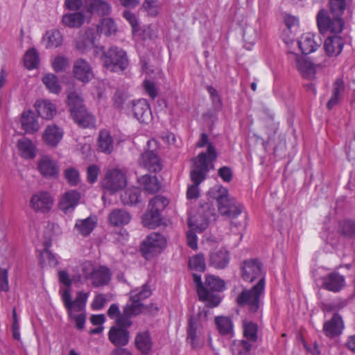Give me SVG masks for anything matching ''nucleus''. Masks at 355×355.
<instances>
[{"instance_id":"f257e3e1","label":"nucleus","mask_w":355,"mask_h":355,"mask_svg":"<svg viewBox=\"0 0 355 355\" xmlns=\"http://www.w3.org/2000/svg\"><path fill=\"white\" fill-rule=\"evenodd\" d=\"M94 54L96 56L100 55L103 66L112 72L123 71L129 65L126 51L115 45L107 48L103 46L96 47Z\"/></svg>"},{"instance_id":"f03ea898","label":"nucleus","mask_w":355,"mask_h":355,"mask_svg":"<svg viewBox=\"0 0 355 355\" xmlns=\"http://www.w3.org/2000/svg\"><path fill=\"white\" fill-rule=\"evenodd\" d=\"M210 196L216 200L219 214L232 220L243 211V206L229 194L228 189L216 185L209 191Z\"/></svg>"},{"instance_id":"7ed1b4c3","label":"nucleus","mask_w":355,"mask_h":355,"mask_svg":"<svg viewBox=\"0 0 355 355\" xmlns=\"http://www.w3.org/2000/svg\"><path fill=\"white\" fill-rule=\"evenodd\" d=\"M61 295L64 307L67 310L69 318L71 320H74L76 327L78 329H83L85 323V314L81 313L76 315L73 313V311L80 312L85 309L88 298V293L79 291L77 293L76 299L72 301L70 291L69 289L66 288L62 291Z\"/></svg>"},{"instance_id":"20e7f679","label":"nucleus","mask_w":355,"mask_h":355,"mask_svg":"<svg viewBox=\"0 0 355 355\" xmlns=\"http://www.w3.org/2000/svg\"><path fill=\"white\" fill-rule=\"evenodd\" d=\"M67 102L71 117L79 126L85 128L94 126L95 118L86 109L80 94L77 92H70Z\"/></svg>"},{"instance_id":"39448f33","label":"nucleus","mask_w":355,"mask_h":355,"mask_svg":"<svg viewBox=\"0 0 355 355\" xmlns=\"http://www.w3.org/2000/svg\"><path fill=\"white\" fill-rule=\"evenodd\" d=\"M266 280L261 278L251 288H244L236 297L239 306H248L249 311L256 313L261 306V298L264 293Z\"/></svg>"},{"instance_id":"423d86ee","label":"nucleus","mask_w":355,"mask_h":355,"mask_svg":"<svg viewBox=\"0 0 355 355\" xmlns=\"http://www.w3.org/2000/svg\"><path fill=\"white\" fill-rule=\"evenodd\" d=\"M169 200L163 196L157 195L152 198L146 211L142 216L144 227L155 229L162 223V211L168 206Z\"/></svg>"},{"instance_id":"0eeeda50","label":"nucleus","mask_w":355,"mask_h":355,"mask_svg":"<svg viewBox=\"0 0 355 355\" xmlns=\"http://www.w3.org/2000/svg\"><path fill=\"white\" fill-rule=\"evenodd\" d=\"M316 22L319 32L322 34H340L345 26L343 17L332 15L326 9H320L316 15Z\"/></svg>"},{"instance_id":"6e6552de","label":"nucleus","mask_w":355,"mask_h":355,"mask_svg":"<svg viewBox=\"0 0 355 355\" xmlns=\"http://www.w3.org/2000/svg\"><path fill=\"white\" fill-rule=\"evenodd\" d=\"M204 287L207 295L205 297H200V300L206 302L207 306L210 308L217 306L221 301V297L218 292L224 290V281L214 275H208L206 277Z\"/></svg>"},{"instance_id":"1a4fd4ad","label":"nucleus","mask_w":355,"mask_h":355,"mask_svg":"<svg viewBox=\"0 0 355 355\" xmlns=\"http://www.w3.org/2000/svg\"><path fill=\"white\" fill-rule=\"evenodd\" d=\"M214 162L205 158L204 153H199L194 159V168L190 173L193 184L199 185L207 176V173L214 169Z\"/></svg>"},{"instance_id":"9d476101","label":"nucleus","mask_w":355,"mask_h":355,"mask_svg":"<svg viewBox=\"0 0 355 355\" xmlns=\"http://www.w3.org/2000/svg\"><path fill=\"white\" fill-rule=\"evenodd\" d=\"M166 243L165 238L161 234L152 233L142 242L141 251L145 258L148 259L160 253Z\"/></svg>"},{"instance_id":"9b49d317","label":"nucleus","mask_w":355,"mask_h":355,"mask_svg":"<svg viewBox=\"0 0 355 355\" xmlns=\"http://www.w3.org/2000/svg\"><path fill=\"white\" fill-rule=\"evenodd\" d=\"M101 184L104 189L111 193H114L125 187L126 178L121 171L112 169L107 172Z\"/></svg>"},{"instance_id":"f8f14e48","label":"nucleus","mask_w":355,"mask_h":355,"mask_svg":"<svg viewBox=\"0 0 355 355\" xmlns=\"http://www.w3.org/2000/svg\"><path fill=\"white\" fill-rule=\"evenodd\" d=\"M262 263L257 259L245 260L241 266V277L245 282H253L257 279L261 280L265 275L262 271Z\"/></svg>"},{"instance_id":"ddd939ff","label":"nucleus","mask_w":355,"mask_h":355,"mask_svg":"<svg viewBox=\"0 0 355 355\" xmlns=\"http://www.w3.org/2000/svg\"><path fill=\"white\" fill-rule=\"evenodd\" d=\"M295 62V65L297 69L302 73L304 77L310 78L315 73V68H325L331 64V60L327 57L321 62H311L309 60H305L300 55L291 53Z\"/></svg>"},{"instance_id":"4468645a","label":"nucleus","mask_w":355,"mask_h":355,"mask_svg":"<svg viewBox=\"0 0 355 355\" xmlns=\"http://www.w3.org/2000/svg\"><path fill=\"white\" fill-rule=\"evenodd\" d=\"M53 200L46 191H39L33 194L30 200L31 207L37 212L46 213L52 207Z\"/></svg>"},{"instance_id":"2eb2a0df","label":"nucleus","mask_w":355,"mask_h":355,"mask_svg":"<svg viewBox=\"0 0 355 355\" xmlns=\"http://www.w3.org/2000/svg\"><path fill=\"white\" fill-rule=\"evenodd\" d=\"M96 38V30L93 28H87L77 38L76 47L82 53L88 52L92 48L95 49Z\"/></svg>"},{"instance_id":"dca6fc26","label":"nucleus","mask_w":355,"mask_h":355,"mask_svg":"<svg viewBox=\"0 0 355 355\" xmlns=\"http://www.w3.org/2000/svg\"><path fill=\"white\" fill-rule=\"evenodd\" d=\"M37 170L45 178H56L59 174V166L49 156H42L37 162Z\"/></svg>"},{"instance_id":"f3484780","label":"nucleus","mask_w":355,"mask_h":355,"mask_svg":"<svg viewBox=\"0 0 355 355\" xmlns=\"http://www.w3.org/2000/svg\"><path fill=\"white\" fill-rule=\"evenodd\" d=\"M73 71L75 78L84 83L89 82L94 77L91 65L83 58L77 59L75 61Z\"/></svg>"},{"instance_id":"a211bd4d","label":"nucleus","mask_w":355,"mask_h":355,"mask_svg":"<svg viewBox=\"0 0 355 355\" xmlns=\"http://www.w3.org/2000/svg\"><path fill=\"white\" fill-rule=\"evenodd\" d=\"M138 163L140 166L153 173L159 172L162 168L159 156L151 150L143 153L138 159Z\"/></svg>"},{"instance_id":"6ab92c4d","label":"nucleus","mask_w":355,"mask_h":355,"mask_svg":"<svg viewBox=\"0 0 355 355\" xmlns=\"http://www.w3.org/2000/svg\"><path fill=\"white\" fill-rule=\"evenodd\" d=\"M344 324L341 316L334 313L329 320L324 323L322 331L327 337L334 338L342 334Z\"/></svg>"},{"instance_id":"aec40b11","label":"nucleus","mask_w":355,"mask_h":355,"mask_svg":"<svg viewBox=\"0 0 355 355\" xmlns=\"http://www.w3.org/2000/svg\"><path fill=\"white\" fill-rule=\"evenodd\" d=\"M322 280V288L334 293L339 292L345 286V277L336 272L327 275Z\"/></svg>"},{"instance_id":"412c9836","label":"nucleus","mask_w":355,"mask_h":355,"mask_svg":"<svg viewBox=\"0 0 355 355\" xmlns=\"http://www.w3.org/2000/svg\"><path fill=\"white\" fill-rule=\"evenodd\" d=\"M321 44V39L311 33L304 34L298 41V46L304 55L315 51Z\"/></svg>"},{"instance_id":"4be33fe9","label":"nucleus","mask_w":355,"mask_h":355,"mask_svg":"<svg viewBox=\"0 0 355 355\" xmlns=\"http://www.w3.org/2000/svg\"><path fill=\"white\" fill-rule=\"evenodd\" d=\"M344 44L345 42L342 37L338 35L328 36L324 42V49L328 58L340 55Z\"/></svg>"},{"instance_id":"5701e85b","label":"nucleus","mask_w":355,"mask_h":355,"mask_svg":"<svg viewBox=\"0 0 355 355\" xmlns=\"http://www.w3.org/2000/svg\"><path fill=\"white\" fill-rule=\"evenodd\" d=\"M134 116L141 123H147L152 119L150 105L146 99L141 98L132 102Z\"/></svg>"},{"instance_id":"b1692460","label":"nucleus","mask_w":355,"mask_h":355,"mask_svg":"<svg viewBox=\"0 0 355 355\" xmlns=\"http://www.w3.org/2000/svg\"><path fill=\"white\" fill-rule=\"evenodd\" d=\"M345 91V85L343 78H336L332 85L331 96L327 103V108L331 110L342 100Z\"/></svg>"},{"instance_id":"393cba45","label":"nucleus","mask_w":355,"mask_h":355,"mask_svg":"<svg viewBox=\"0 0 355 355\" xmlns=\"http://www.w3.org/2000/svg\"><path fill=\"white\" fill-rule=\"evenodd\" d=\"M89 276L92 284L95 287H100L109 284L112 274L108 268L105 266H99L96 268H93Z\"/></svg>"},{"instance_id":"a878e982","label":"nucleus","mask_w":355,"mask_h":355,"mask_svg":"<svg viewBox=\"0 0 355 355\" xmlns=\"http://www.w3.org/2000/svg\"><path fill=\"white\" fill-rule=\"evenodd\" d=\"M80 198V194L76 190H71L66 192L60 201V209L65 214L73 211L78 204Z\"/></svg>"},{"instance_id":"bb28decb","label":"nucleus","mask_w":355,"mask_h":355,"mask_svg":"<svg viewBox=\"0 0 355 355\" xmlns=\"http://www.w3.org/2000/svg\"><path fill=\"white\" fill-rule=\"evenodd\" d=\"M108 338L115 346H125L129 343L130 332L124 328L113 326L109 331Z\"/></svg>"},{"instance_id":"cd10ccee","label":"nucleus","mask_w":355,"mask_h":355,"mask_svg":"<svg viewBox=\"0 0 355 355\" xmlns=\"http://www.w3.org/2000/svg\"><path fill=\"white\" fill-rule=\"evenodd\" d=\"M229 252L223 248L213 251L209 254V265L217 269H223L230 262Z\"/></svg>"},{"instance_id":"c85d7f7f","label":"nucleus","mask_w":355,"mask_h":355,"mask_svg":"<svg viewBox=\"0 0 355 355\" xmlns=\"http://www.w3.org/2000/svg\"><path fill=\"white\" fill-rule=\"evenodd\" d=\"M257 346L244 339L234 340L230 344V349L233 355H252Z\"/></svg>"},{"instance_id":"c756f323","label":"nucleus","mask_w":355,"mask_h":355,"mask_svg":"<svg viewBox=\"0 0 355 355\" xmlns=\"http://www.w3.org/2000/svg\"><path fill=\"white\" fill-rule=\"evenodd\" d=\"M62 137V129L55 125L47 126L43 134L44 141L51 146H56Z\"/></svg>"},{"instance_id":"7c9ffc66","label":"nucleus","mask_w":355,"mask_h":355,"mask_svg":"<svg viewBox=\"0 0 355 355\" xmlns=\"http://www.w3.org/2000/svg\"><path fill=\"white\" fill-rule=\"evenodd\" d=\"M198 322V320L196 317L191 316L187 326V342L193 349H198L202 347V343L196 336Z\"/></svg>"},{"instance_id":"2f4dec72","label":"nucleus","mask_w":355,"mask_h":355,"mask_svg":"<svg viewBox=\"0 0 355 355\" xmlns=\"http://www.w3.org/2000/svg\"><path fill=\"white\" fill-rule=\"evenodd\" d=\"M243 339L258 346V325L248 320L243 321Z\"/></svg>"},{"instance_id":"473e14b6","label":"nucleus","mask_w":355,"mask_h":355,"mask_svg":"<svg viewBox=\"0 0 355 355\" xmlns=\"http://www.w3.org/2000/svg\"><path fill=\"white\" fill-rule=\"evenodd\" d=\"M37 112L42 118L50 120L56 113L55 106L49 100H41L35 102Z\"/></svg>"},{"instance_id":"72a5a7b5","label":"nucleus","mask_w":355,"mask_h":355,"mask_svg":"<svg viewBox=\"0 0 355 355\" xmlns=\"http://www.w3.org/2000/svg\"><path fill=\"white\" fill-rule=\"evenodd\" d=\"M21 123L23 130L27 133H33L37 132L40 128L34 112L30 110L23 112L21 118Z\"/></svg>"},{"instance_id":"f704fd0d","label":"nucleus","mask_w":355,"mask_h":355,"mask_svg":"<svg viewBox=\"0 0 355 355\" xmlns=\"http://www.w3.org/2000/svg\"><path fill=\"white\" fill-rule=\"evenodd\" d=\"M196 146L198 148H203L207 146V150L205 152L200 153L205 155L206 159H208L211 161H215L217 159L218 153L216 147L214 146L213 143L209 141V137L206 133L203 132L200 135V138L196 144Z\"/></svg>"},{"instance_id":"c9c22d12","label":"nucleus","mask_w":355,"mask_h":355,"mask_svg":"<svg viewBox=\"0 0 355 355\" xmlns=\"http://www.w3.org/2000/svg\"><path fill=\"white\" fill-rule=\"evenodd\" d=\"M96 218L95 216H89L85 219H78L75 224V228L83 236H87L91 234L96 225Z\"/></svg>"},{"instance_id":"e433bc0d","label":"nucleus","mask_w":355,"mask_h":355,"mask_svg":"<svg viewBox=\"0 0 355 355\" xmlns=\"http://www.w3.org/2000/svg\"><path fill=\"white\" fill-rule=\"evenodd\" d=\"M130 219V214L127 211L121 209H114L109 214L110 224L116 227L127 225Z\"/></svg>"},{"instance_id":"4c0bfd02","label":"nucleus","mask_w":355,"mask_h":355,"mask_svg":"<svg viewBox=\"0 0 355 355\" xmlns=\"http://www.w3.org/2000/svg\"><path fill=\"white\" fill-rule=\"evenodd\" d=\"M135 344L137 349L142 354H148L152 347L150 333L148 331L138 333L135 339Z\"/></svg>"},{"instance_id":"58836bf2","label":"nucleus","mask_w":355,"mask_h":355,"mask_svg":"<svg viewBox=\"0 0 355 355\" xmlns=\"http://www.w3.org/2000/svg\"><path fill=\"white\" fill-rule=\"evenodd\" d=\"M98 147L105 153L110 154L114 148L113 139L109 131L101 130L98 138Z\"/></svg>"},{"instance_id":"ea45409f","label":"nucleus","mask_w":355,"mask_h":355,"mask_svg":"<svg viewBox=\"0 0 355 355\" xmlns=\"http://www.w3.org/2000/svg\"><path fill=\"white\" fill-rule=\"evenodd\" d=\"M139 184L148 193H156L160 189V184L155 175H144L138 178Z\"/></svg>"},{"instance_id":"a19ab883","label":"nucleus","mask_w":355,"mask_h":355,"mask_svg":"<svg viewBox=\"0 0 355 355\" xmlns=\"http://www.w3.org/2000/svg\"><path fill=\"white\" fill-rule=\"evenodd\" d=\"M130 303L127 304L124 307V313L129 315L135 316L141 313H152V310H149V306H146L143 303L130 300Z\"/></svg>"},{"instance_id":"79ce46f5","label":"nucleus","mask_w":355,"mask_h":355,"mask_svg":"<svg viewBox=\"0 0 355 355\" xmlns=\"http://www.w3.org/2000/svg\"><path fill=\"white\" fill-rule=\"evenodd\" d=\"M85 21V15L80 12L67 13L62 16V24L69 28H78L82 26Z\"/></svg>"},{"instance_id":"37998d69","label":"nucleus","mask_w":355,"mask_h":355,"mask_svg":"<svg viewBox=\"0 0 355 355\" xmlns=\"http://www.w3.org/2000/svg\"><path fill=\"white\" fill-rule=\"evenodd\" d=\"M44 249L40 252L39 256V261L42 266L49 264L50 266L55 267L57 266L58 261L55 256L49 250L51 243L46 241L44 243Z\"/></svg>"},{"instance_id":"c03bdc74","label":"nucleus","mask_w":355,"mask_h":355,"mask_svg":"<svg viewBox=\"0 0 355 355\" xmlns=\"http://www.w3.org/2000/svg\"><path fill=\"white\" fill-rule=\"evenodd\" d=\"M141 190L138 187L129 188L121 195L124 205H135L140 202Z\"/></svg>"},{"instance_id":"a18cd8bd","label":"nucleus","mask_w":355,"mask_h":355,"mask_svg":"<svg viewBox=\"0 0 355 355\" xmlns=\"http://www.w3.org/2000/svg\"><path fill=\"white\" fill-rule=\"evenodd\" d=\"M117 31V26L113 19L103 18L97 26L96 31L99 34H104L110 36L114 34Z\"/></svg>"},{"instance_id":"49530a36","label":"nucleus","mask_w":355,"mask_h":355,"mask_svg":"<svg viewBox=\"0 0 355 355\" xmlns=\"http://www.w3.org/2000/svg\"><path fill=\"white\" fill-rule=\"evenodd\" d=\"M17 146L23 157L26 159L35 157L36 155L35 146L31 140L26 139H19Z\"/></svg>"},{"instance_id":"de8ad7c7","label":"nucleus","mask_w":355,"mask_h":355,"mask_svg":"<svg viewBox=\"0 0 355 355\" xmlns=\"http://www.w3.org/2000/svg\"><path fill=\"white\" fill-rule=\"evenodd\" d=\"M215 323L218 332L221 335H229L233 331V324L228 317L218 316L215 318Z\"/></svg>"},{"instance_id":"09e8293b","label":"nucleus","mask_w":355,"mask_h":355,"mask_svg":"<svg viewBox=\"0 0 355 355\" xmlns=\"http://www.w3.org/2000/svg\"><path fill=\"white\" fill-rule=\"evenodd\" d=\"M44 39L47 40L46 48L58 47L63 42L62 33L56 29L47 31Z\"/></svg>"},{"instance_id":"8fccbe9b","label":"nucleus","mask_w":355,"mask_h":355,"mask_svg":"<svg viewBox=\"0 0 355 355\" xmlns=\"http://www.w3.org/2000/svg\"><path fill=\"white\" fill-rule=\"evenodd\" d=\"M42 83L48 90L53 94H58L61 91V85L58 77L52 73H47L42 78Z\"/></svg>"},{"instance_id":"3c124183","label":"nucleus","mask_w":355,"mask_h":355,"mask_svg":"<svg viewBox=\"0 0 355 355\" xmlns=\"http://www.w3.org/2000/svg\"><path fill=\"white\" fill-rule=\"evenodd\" d=\"M89 9L92 12L102 16L110 15L112 10L110 5L103 0H92L89 3Z\"/></svg>"},{"instance_id":"603ef678","label":"nucleus","mask_w":355,"mask_h":355,"mask_svg":"<svg viewBox=\"0 0 355 355\" xmlns=\"http://www.w3.org/2000/svg\"><path fill=\"white\" fill-rule=\"evenodd\" d=\"M24 62L25 67L31 70L37 67L39 64V55L34 48L28 49L24 56Z\"/></svg>"},{"instance_id":"864d4df0","label":"nucleus","mask_w":355,"mask_h":355,"mask_svg":"<svg viewBox=\"0 0 355 355\" xmlns=\"http://www.w3.org/2000/svg\"><path fill=\"white\" fill-rule=\"evenodd\" d=\"M151 294L152 290L148 284L146 283L141 286L140 291L134 289L130 292V300H134L141 302V300L149 297Z\"/></svg>"},{"instance_id":"5fc2aeb1","label":"nucleus","mask_w":355,"mask_h":355,"mask_svg":"<svg viewBox=\"0 0 355 355\" xmlns=\"http://www.w3.org/2000/svg\"><path fill=\"white\" fill-rule=\"evenodd\" d=\"M189 267L192 270L203 272L206 269L204 256L202 254L193 256L189 261Z\"/></svg>"},{"instance_id":"6e6d98bb","label":"nucleus","mask_w":355,"mask_h":355,"mask_svg":"<svg viewBox=\"0 0 355 355\" xmlns=\"http://www.w3.org/2000/svg\"><path fill=\"white\" fill-rule=\"evenodd\" d=\"M330 14L342 17L346 8V0H329Z\"/></svg>"},{"instance_id":"4d7b16f0","label":"nucleus","mask_w":355,"mask_h":355,"mask_svg":"<svg viewBox=\"0 0 355 355\" xmlns=\"http://www.w3.org/2000/svg\"><path fill=\"white\" fill-rule=\"evenodd\" d=\"M339 228L341 233L346 237H353L355 236V221L350 219H346L340 221Z\"/></svg>"},{"instance_id":"13d9d810","label":"nucleus","mask_w":355,"mask_h":355,"mask_svg":"<svg viewBox=\"0 0 355 355\" xmlns=\"http://www.w3.org/2000/svg\"><path fill=\"white\" fill-rule=\"evenodd\" d=\"M64 176L68 184L72 187L76 186L80 182L79 172L75 168H66L64 171Z\"/></svg>"},{"instance_id":"bf43d9fd","label":"nucleus","mask_w":355,"mask_h":355,"mask_svg":"<svg viewBox=\"0 0 355 355\" xmlns=\"http://www.w3.org/2000/svg\"><path fill=\"white\" fill-rule=\"evenodd\" d=\"M142 8L147 12V13L155 17L158 13V2L157 0H145Z\"/></svg>"},{"instance_id":"052dcab7","label":"nucleus","mask_w":355,"mask_h":355,"mask_svg":"<svg viewBox=\"0 0 355 355\" xmlns=\"http://www.w3.org/2000/svg\"><path fill=\"white\" fill-rule=\"evenodd\" d=\"M193 280L196 286V291L198 293L199 300H200V297H205V296L207 295V292L206 291L204 287L205 283H202L200 275L193 273Z\"/></svg>"},{"instance_id":"680f3d73","label":"nucleus","mask_w":355,"mask_h":355,"mask_svg":"<svg viewBox=\"0 0 355 355\" xmlns=\"http://www.w3.org/2000/svg\"><path fill=\"white\" fill-rule=\"evenodd\" d=\"M68 67V59L64 56H58L54 59L53 62V67L56 72L63 71Z\"/></svg>"},{"instance_id":"e2e57ef3","label":"nucleus","mask_w":355,"mask_h":355,"mask_svg":"<svg viewBox=\"0 0 355 355\" xmlns=\"http://www.w3.org/2000/svg\"><path fill=\"white\" fill-rule=\"evenodd\" d=\"M132 315H129L128 314H125V313L123 312V315H120L116 320V326L117 327L124 328L127 329L128 327H130L132 322L130 320V318Z\"/></svg>"},{"instance_id":"0e129e2a","label":"nucleus","mask_w":355,"mask_h":355,"mask_svg":"<svg viewBox=\"0 0 355 355\" xmlns=\"http://www.w3.org/2000/svg\"><path fill=\"white\" fill-rule=\"evenodd\" d=\"M99 173V168L96 165L89 166L87 169V181L93 184L97 180Z\"/></svg>"},{"instance_id":"69168bd1","label":"nucleus","mask_w":355,"mask_h":355,"mask_svg":"<svg viewBox=\"0 0 355 355\" xmlns=\"http://www.w3.org/2000/svg\"><path fill=\"white\" fill-rule=\"evenodd\" d=\"M123 17L130 24L133 31H137L139 28V23L136 15L129 11L124 10L123 12Z\"/></svg>"},{"instance_id":"338daca9","label":"nucleus","mask_w":355,"mask_h":355,"mask_svg":"<svg viewBox=\"0 0 355 355\" xmlns=\"http://www.w3.org/2000/svg\"><path fill=\"white\" fill-rule=\"evenodd\" d=\"M8 274L6 269L0 268V291H8Z\"/></svg>"},{"instance_id":"774afa93","label":"nucleus","mask_w":355,"mask_h":355,"mask_svg":"<svg viewBox=\"0 0 355 355\" xmlns=\"http://www.w3.org/2000/svg\"><path fill=\"white\" fill-rule=\"evenodd\" d=\"M218 175L226 182H230L232 179V171L228 166H223L218 171Z\"/></svg>"}]
</instances>
